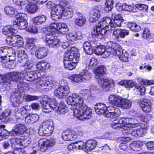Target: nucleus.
<instances>
[{
  "instance_id": "nucleus-1",
  "label": "nucleus",
  "mask_w": 154,
  "mask_h": 154,
  "mask_svg": "<svg viewBox=\"0 0 154 154\" xmlns=\"http://www.w3.org/2000/svg\"><path fill=\"white\" fill-rule=\"evenodd\" d=\"M92 100L93 97L90 91L87 89L81 91L78 94V119L84 120L92 116L91 110L84 103L83 99Z\"/></svg>"
},
{
  "instance_id": "nucleus-2",
  "label": "nucleus",
  "mask_w": 154,
  "mask_h": 154,
  "mask_svg": "<svg viewBox=\"0 0 154 154\" xmlns=\"http://www.w3.org/2000/svg\"><path fill=\"white\" fill-rule=\"evenodd\" d=\"M44 75L42 74L40 71H36L31 72H13L6 74L7 79L10 80L9 86H10L11 81L17 82L19 79L22 81L26 80L28 81H34L38 78H40Z\"/></svg>"
},
{
  "instance_id": "nucleus-3",
  "label": "nucleus",
  "mask_w": 154,
  "mask_h": 154,
  "mask_svg": "<svg viewBox=\"0 0 154 154\" xmlns=\"http://www.w3.org/2000/svg\"><path fill=\"white\" fill-rule=\"evenodd\" d=\"M99 24L100 25L93 27L91 33L93 35L102 39L108 31L112 30L113 24L112 19L108 17H103L100 21Z\"/></svg>"
},
{
  "instance_id": "nucleus-4",
  "label": "nucleus",
  "mask_w": 154,
  "mask_h": 154,
  "mask_svg": "<svg viewBox=\"0 0 154 154\" xmlns=\"http://www.w3.org/2000/svg\"><path fill=\"white\" fill-rule=\"evenodd\" d=\"M108 46H106L103 54L108 57L111 55L117 56L122 61L126 62L128 61L127 55L123 54V51L120 46L117 43H108Z\"/></svg>"
},
{
  "instance_id": "nucleus-5",
  "label": "nucleus",
  "mask_w": 154,
  "mask_h": 154,
  "mask_svg": "<svg viewBox=\"0 0 154 154\" xmlns=\"http://www.w3.org/2000/svg\"><path fill=\"white\" fill-rule=\"evenodd\" d=\"M33 109L38 110L40 108V106L38 103H33L30 106L26 105L23 107H17L15 108L14 110L15 116L17 119H23L25 115L29 111L30 107Z\"/></svg>"
},
{
  "instance_id": "nucleus-6",
  "label": "nucleus",
  "mask_w": 154,
  "mask_h": 154,
  "mask_svg": "<svg viewBox=\"0 0 154 154\" xmlns=\"http://www.w3.org/2000/svg\"><path fill=\"white\" fill-rule=\"evenodd\" d=\"M71 55L69 52H66L64 57L63 63L65 68L69 70L75 68L77 62L76 55Z\"/></svg>"
},
{
  "instance_id": "nucleus-7",
  "label": "nucleus",
  "mask_w": 154,
  "mask_h": 154,
  "mask_svg": "<svg viewBox=\"0 0 154 154\" xmlns=\"http://www.w3.org/2000/svg\"><path fill=\"white\" fill-rule=\"evenodd\" d=\"M49 27L51 29V34L52 35H54V33H58L65 34L69 30L66 25L61 23H51Z\"/></svg>"
},
{
  "instance_id": "nucleus-8",
  "label": "nucleus",
  "mask_w": 154,
  "mask_h": 154,
  "mask_svg": "<svg viewBox=\"0 0 154 154\" xmlns=\"http://www.w3.org/2000/svg\"><path fill=\"white\" fill-rule=\"evenodd\" d=\"M24 14L18 13L15 15L16 20L13 22L14 25H17L20 29H24L28 26V23L24 18Z\"/></svg>"
},
{
  "instance_id": "nucleus-9",
  "label": "nucleus",
  "mask_w": 154,
  "mask_h": 154,
  "mask_svg": "<svg viewBox=\"0 0 154 154\" xmlns=\"http://www.w3.org/2000/svg\"><path fill=\"white\" fill-rule=\"evenodd\" d=\"M70 93V90L68 85H61L54 91L55 96L59 99L65 98Z\"/></svg>"
},
{
  "instance_id": "nucleus-10",
  "label": "nucleus",
  "mask_w": 154,
  "mask_h": 154,
  "mask_svg": "<svg viewBox=\"0 0 154 154\" xmlns=\"http://www.w3.org/2000/svg\"><path fill=\"white\" fill-rule=\"evenodd\" d=\"M10 100L14 106H17L23 101V97L21 93L18 89L15 90L11 93Z\"/></svg>"
},
{
  "instance_id": "nucleus-11",
  "label": "nucleus",
  "mask_w": 154,
  "mask_h": 154,
  "mask_svg": "<svg viewBox=\"0 0 154 154\" xmlns=\"http://www.w3.org/2000/svg\"><path fill=\"white\" fill-rule=\"evenodd\" d=\"M55 144L56 140L54 138L42 139L39 140L38 142L39 146L44 150L54 146Z\"/></svg>"
},
{
  "instance_id": "nucleus-12",
  "label": "nucleus",
  "mask_w": 154,
  "mask_h": 154,
  "mask_svg": "<svg viewBox=\"0 0 154 154\" xmlns=\"http://www.w3.org/2000/svg\"><path fill=\"white\" fill-rule=\"evenodd\" d=\"M120 111L117 108L112 106L107 107L105 112V116L107 118H116L119 116Z\"/></svg>"
},
{
  "instance_id": "nucleus-13",
  "label": "nucleus",
  "mask_w": 154,
  "mask_h": 154,
  "mask_svg": "<svg viewBox=\"0 0 154 154\" xmlns=\"http://www.w3.org/2000/svg\"><path fill=\"white\" fill-rule=\"evenodd\" d=\"M53 122L48 121L43 122L42 124V131L45 135H50L53 131Z\"/></svg>"
},
{
  "instance_id": "nucleus-14",
  "label": "nucleus",
  "mask_w": 154,
  "mask_h": 154,
  "mask_svg": "<svg viewBox=\"0 0 154 154\" xmlns=\"http://www.w3.org/2000/svg\"><path fill=\"white\" fill-rule=\"evenodd\" d=\"M76 94H75L72 95V96H70L66 98V100L67 103L69 105H70L72 106L71 107V109L73 110V112L74 116H75L76 118H77L76 114L75 113V111L77 110V102L76 101Z\"/></svg>"
},
{
  "instance_id": "nucleus-15",
  "label": "nucleus",
  "mask_w": 154,
  "mask_h": 154,
  "mask_svg": "<svg viewBox=\"0 0 154 154\" xmlns=\"http://www.w3.org/2000/svg\"><path fill=\"white\" fill-rule=\"evenodd\" d=\"M26 130V127L24 125L20 123L15 125L12 130V132L13 134V135L15 136L23 134Z\"/></svg>"
},
{
  "instance_id": "nucleus-16",
  "label": "nucleus",
  "mask_w": 154,
  "mask_h": 154,
  "mask_svg": "<svg viewBox=\"0 0 154 154\" xmlns=\"http://www.w3.org/2000/svg\"><path fill=\"white\" fill-rule=\"evenodd\" d=\"M46 45L50 47L56 48L60 46L59 41L53 36L47 35L45 38Z\"/></svg>"
},
{
  "instance_id": "nucleus-17",
  "label": "nucleus",
  "mask_w": 154,
  "mask_h": 154,
  "mask_svg": "<svg viewBox=\"0 0 154 154\" xmlns=\"http://www.w3.org/2000/svg\"><path fill=\"white\" fill-rule=\"evenodd\" d=\"M37 39L34 38H29L26 45V50L29 51L31 54H34L37 49V46L34 45Z\"/></svg>"
},
{
  "instance_id": "nucleus-18",
  "label": "nucleus",
  "mask_w": 154,
  "mask_h": 154,
  "mask_svg": "<svg viewBox=\"0 0 154 154\" xmlns=\"http://www.w3.org/2000/svg\"><path fill=\"white\" fill-rule=\"evenodd\" d=\"M17 53L18 57V63L20 64V66H23V64L28 59L27 55L25 50L22 49L18 50Z\"/></svg>"
},
{
  "instance_id": "nucleus-19",
  "label": "nucleus",
  "mask_w": 154,
  "mask_h": 154,
  "mask_svg": "<svg viewBox=\"0 0 154 154\" xmlns=\"http://www.w3.org/2000/svg\"><path fill=\"white\" fill-rule=\"evenodd\" d=\"M101 11L97 6L93 8V12L89 18V21L91 23L95 22L100 17Z\"/></svg>"
},
{
  "instance_id": "nucleus-20",
  "label": "nucleus",
  "mask_w": 154,
  "mask_h": 154,
  "mask_svg": "<svg viewBox=\"0 0 154 154\" xmlns=\"http://www.w3.org/2000/svg\"><path fill=\"white\" fill-rule=\"evenodd\" d=\"M76 132L73 131H66L63 134V139L66 141L73 140L77 138Z\"/></svg>"
},
{
  "instance_id": "nucleus-21",
  "label": "nucleus",
  "mask_w": 154,
  "mask_h": 154,
  "mask_svg": "<svg viewBox=\"0 0 154 154\" xmlns=\"http://www.w3.org/2000/svg\"><path fill=\"white\" fill-rule=\"evenodd\" d=\"M98 82L100 86L106 88H112L114 86V82L111 79H100Z\"/></svg>"
},
{
  "instance_id": "nucleus-22",
  "label": "nucleus",
  "mask_w": 154,
  "mask_h": 154,
  "mask_svg": "<svg viewBox=\"0 0 154 154\" xmlns=\"http://www.w3.org/2000/svg\"><path fill=\"white\" fill-rule=\"evenodd\" d=\"M67 2H65L63 3H61L55 6L53 8L52 10L56 14H59L63 17V13L64 11L65 8H67Z\"/></svg>"
},
{
  "instance_id": "nucleus-23",
  "label": "nucleus",
  "mask_w": 154,
  "mask_h": 154,
  "mask_svg": "<svg viewBox=\"0 0 154 154\" xmlns=\"http://www.w3.org/2000/svg\"><path fill=\"white\" fill-rule=\"evenodd\" d=\"M122 98L119 96H116L113 95H110L109 97V103L113 105L120 107Z\"/></svg>"
},
{
  "instance_id": "nucleus-24",
  "label": "nucleus",
  "mask_w": 154,
  "mask_h": 154,
  "mask_svg": "<svg viewBox=\"0 0 154 154\" xmlns=\"http://www.w3.org/2000/svg\"><path fill=\"white\" fill-rule=\"evenodd\" d=\"M2 32L7 36H11L16 34L17 32V30L9 25L4 26L2 29Z\"/></svg>"
},
{
  "instance_id": "nucleus-25",
  "label": "nucleus",
  "mask_w": 154,
  "mask_h": 154,
  "mask_svg": "<svg viewBox=\"0 0 154 154\" xmlns=\"http://www.w3.org/2000/svg\"><path fill=\"white\" fill-rule=\"evenodd\" d=\"M5 125H0V141L3 139L8 138L9 135L12 136H13L12 131L9 132L5 128Z\"/></svg>"
},
{
  "instance_id": "nucleus-26",
  "label": "nucleus",
  "mask_w": 154,
  "mask_h": 154,
  "mask_svg": "<svg viewBox=\"0 0 154 154\" xmlns=\"http://www.w3.org/2000/svg\"><path fill=\"white\" fill-rule=\"evenodd\" d=\"M114 32L113 35L116 38H124L126 35H128L129 33V31L125 29H120L113 30Z\"/></svg>"
},
{
  "instance_id": "nucleus-27",
  "label": "nucleus",
  "mask_w": 154,
  "mask_h": 154,
  "mask_svg": "<svg viewBox=\"0 0 154 154\" xmlns=\"http://www.w3.org/2000/svg\"><path fill=\"white\" fill-rule=\"evenodd\" d=\"M39 119V116L36 114H29L25 119L26 123L32 124L37 122Z\"/></svg>"
},
{
  "instance_id": "nucleus-28",
  "label": "nucleus",
  "mask_w": 154,
  "mask_h": 154,
  "mask_svg": "<svg viewBox=\"0 0 154 154\" xmlns=\"http://www.w3.org/2000/svg\"><path fill=\"white\" fill-rule=\"evenodd\" d=\"M107 108L105 105L102 103H98L94 106L95 111L97 114L99 115L103 114L104 116Z\"/></svg>"
},
{
  "instance_id": "nucleus-29",
  "label": "nucleus",
  "mask_w": 154,
  "mask_h": 154,
  "mask_svg": "<svg viewBox=\"0 0 154 154\" xmlns=\"http://www.w3.org/2000/svg\"><path fill=\"white\" fill-rule=\"evenodd\" d=\"M106 69L105 67L101 65L97 67L96 70L95 74L97 78H98V80L101 78H103V76L106 73Z\"/></svg>"
},
{
  "instance_id": "nucleus-30",
  "label": "nucleus",
  "mask_w": 154,
  "mask_h": 154,
  "mask_svg": "<svg viewBox=\"0 0 154 154\" xmlns=\"http://www.w3.org/2000/svg\"><path fill=\"white\" fill-rule=\"evenodd\" d=\"M48 52V50L45 48H40L35 52V55L38 58L41 59L47 56Z\"/></svg>"
},
{
  "instance_id": "nucleus-31",
  "label": "nucleus",
  "mask_w": 154,
  "mask_h": 154,
  "mask_svg": "<svg viewBox=\"0 0 154 154\" xmlns=\"http://www.w3.org/2000/svg\"><path fill=\"white\" fill-rule=\"evenodd\" d=\"M6 76V74L4 75H1L0 74V79H1L0 82V88L2 87L4 91L6 89V87L9 86L10 80L7 79Z\"/></svg>"
},
{
  "instance_id": "nucleus-32",
  "label": "nucleus",
  "mask_w": 154,
  "mask_h": 154,
  "mask_svg": "<svg viewBox=\"0 0 154 154\" xmlns=\"http://www.w3.org/2000/svg\"><path fill=\"white\" fill-rule=\"evenodd\" d=\"M135 116L139 122H147L151 119L150 116L147 114L137 113H136Z\"/></svg>"
},
{
  "instance_id": "nucleus-33",
  "label": "nucleus",
  "mask_w": 154,
  "mask_h": 154,
  "mask_svg": "<svg viewBox=\"0 0 154 154\" xmlns=\"http://www.w3.org/2000/svg\"><path fill=\"white\" fill-rule=\"evenodd\" d=\"M146 144L145 141H142L134 142L131 145L132 149L134 151H139L140 150L142 146Z\"/></svg>"
},
{
  "instance_id": "nucleus-34",
  "label": "nucleus",
  "mask_w": 154,
  "mask_h": 154,
  "mask_svg": "<svg viewBox=\"0 0 154 154\" xmlns=\"http://www.w3.org/2000/svg\"><path fill=\"white\" fill-rule=\"evenodd\" d=\"M97 142L95 140H88L85 147V150L90 151L95 148L97 145Z\"/></svg>"
},
{
  "instance_id": "nucleus-35",
  "label": "nucleus",
  "mask_w": 154,
  "mask_h": 154,
  "mask_svg": "<svg viewBox=\"0 0 154 154\" xmlns=\"http://www.w3.org/2000/svg\"><path fill=\"white\" fill-rule=\"evenodd\" d=\"M94 47L93 45H91L88 42H85L83 44L84 50L88 55H91L94 52Z\"/></svg>"
},
{
  "instance_id": "nucleus-36",
  "label": "nucleus",
  "mask_w": 154,
  "mask_h": 154,
  "mask_svg": "<svg viewBox=\"0 0 154 154\" xmlns=\"http://www.w3.org/2000/svg\"><path fill=\"white\" fill-rule=\"evenodd\" d=\"M4 11L6 14L10 17L14 16L17 12L16 9L11 6L5 7Z\"/></svg>"
},
{
  "instance_id": "nucleus-37",
  "label": "nucleus",
  "mask_w": 154,
  "mask_h": 154,
  "mask_svg": "<svg viewBox=\"0 0 154 154\" xmlns=\"http://www.w3.org/2000/svg\"><path fill=\"white\" fill-rule=\"evenodd\" d=\"M12 113L11 110L9 109L5 111L0 114V120L4 122H6L8 121V116Z\"/></svg>"
},
{
  "instance_id": "nucleus-38",
  "label": "nucleus",
  "mask_w": 154,
  "mask_h": 154,
  "mask_svg": "<svg viewBox=\"0 0 154 154\" xmlns=\"http://www.w3.org/2000/svg\"><path fill=\"white\" fill-rule=\"evenodd\" d=\"M47 19V17L44 15H41L32 19V21L35 23L39 25L44 23Z\"/></svg>"
},
{
  "instance_id": "nucleus-39",
  "label": "nucleus",
  "mask_w": 154,
  "mask_h": 154,
  "mask_svg": "<svg viewBox=\"0 0 154 154\" xmlns=\"http://www.w3.org/2000/svg\"><path fill=\"white\" fill-rule=\"evenodd\" d=\"M57 109V112L59 114H65L67 112V108L63 102L59 103Z\"/></svg>"
},
{
  "instance_id": "nucleus-40",
  "label": "nucleus",
  "mask_w": 154,
  "mask_h": 154,
  "mask_svg": "<svg viewBox=\"0 0 154 154\" xmlns=\"http://www.w3.org/2000/svg\"><path fill=\"white\" fill-rule=\"evenodd\" d=\"M118 84L127 88H132L134 85V82L131 80H123L119 82Z\"/></svg>"
},
{
  "instance_id": "nucleus-41",
  "label": "nucleus",
  "mask_w": 154,
  "mask_h": 154,
  "mask_svg": "<svg viewBox=\"0 0 154 154\" xmlns=\"http://www.w3.org/2000/svg\"><path fill=\"white\" fill-rule=\"evenodd\" d=\"M26 8L29 12L33 14L36 12L38 9L37 5L33 3H29L26 6Z\"/></svg>"
},
{
  "instance_id": "nucleus-42",
  "label": "nucleus",
  "mask_w": 154,
  "mask_h": 154,
  "mask_svg": "<svg viewBox=\"0 0 154 154\" xmlns=\"http://www.w3.org/2000/svg\"><path fill=\"white\" fill-rule=\"evenodd\" d=\"M17 37L16 39H15L13 43L14 46L17 47L18 48H20L22 47L23 44V38L19 35H16Z\"/></svg>"
},
{
  "instance_id": "nucleus-43",
  "label": "nucleus",
  "mask_w": 154,
  "mask_h": 154,
  "mask_svg": "<svg viewBox=\"0 0 154 154\" xmlns=\"http://www.w3.org/2000/svg\"><path fill=\"white\" fill-rule=\"evenodd\" d=\"M44 103L42 106L43 112H44L48 113L53 110L51 106H50L47 100H43Z\"/></svg>"
},
{
  "instance_id": "nucleus-44",
  "label": "nucleus",
  "mask_w": 154,
  "mask_h": 154,
  "mask_svg": "<svg viewBox=\"0 0 154 154\" xmlns=\"http://www.w3.org/2000/svg\"><path fill=\"white\" fill-rule=\"evenodd\" d=\"M86 22V19L82 14L78 13V26H82L84 25Z\"/></svg>"
},
{
  "instance_id": "nucleus-45",
  "label": "nucleus",
  "mask_w": 154,
  "mask_h": 154,
  "mask_svg": "<svg viewBox=\"0 0 154 154\" xmlns=\"http://www.w3.org/2000/svg\"><path fill=\"white\" fill-rule=\"evenodd\" d=\"M127 27L132 31L138 32L141 30L140 26L135 23L129 22L127 25Z\"/></svg>"
},
{
  "instance_id": "nucleus-46",
  "label": "nucleus",
  "mask_w": 154,
  "mask_h": 154,
  "mask_svg": "<svg viewBox=\"0 0 154 154\" xmlns=\"http://www.w3.org/2000/svg\"><path fill=\"white\" fill-rule=\"evenodd\" d=\"M143 133V128L134 129V130L132 129L131 134L133 137H141L142 134Z\"/></svg>"
},
{
  "instance_id": "nucleus-47",
  "label": "nucleus",
  "mask_w": 154,
  "mask_h": 154,
  "mask_svg": "<svg viewBox=\"0 0 154 154\" xmlns=\"http://www.w3.org/2000/svg\"><path fill=\"white\" fill-rule=\"evenodd\" d=\"M121 105V106L120 107L128 109L131 106L132 102L130 100L122 98Z\"/></svg>"
},
{
  "instance_id": "nucleus-48",
  "label": "nucleus",
  "mask_w": 154,
  "mask_h": 154,
  "mask_svg": "<svg viewBox=\"0 0 154 154\" xmlns=\"http://www.w3.org/2000/svg\"><path fill=\"white\" fill-rule=\"evenodd\" d=\"M7 57L5 50V46L0 48V61L4 63L6 58Z\"/></svg>"
},
{
  "instance_id": "nucleus-49",
  "label": "nucleus",
  "mask_w": 154,
  "mask_h": 154,
  "mask_svg": "<svg viewBox=\"0 0 154 154\" xmlns=\"http://www.w3.org/2000/svg\"><path fill=\"white\" fill-rule=\"evenodd\" d=\"M36 67L38 69H47L50 67V64L45 62L41 61L36 64Z\"/></svg>"
},
{
  "instance_id": "nucleus-50",
  "label": "nucleus",
  "mask_w": 154,
  "mask_h": 154,
  "mask_svg": "<svg viewBox=\"0 0 154 154\" xmlns=\"http://www.w3.org/2000/svg\"><path fill=\"white\" fill-rule=\"evenodd\" d=\"M54 82L53 78L51 77H49L44 84L42 83L40 85L42 86L44 85L48 88H51L54 86Z\"/></svg>"
},
{
  "instance_id": "nucleus-51",
  "label": "nucleus",
  "mask_w": 154,
  "mask_h": 154,
  "mask_svg": "<svg viewBox=\"0 0 154 154\" xmlns=\"http://www.w3.org/2000/svg\"><path fill=\"white\" fill-rule=\"evenodd\" d=\"M105 48V47L102 45L97 47L94 46V52L97 55H102L104 51Z\"/></svg>"
},
{
  "instance_id": "nucleus-52",
  "label": "nucleus",
  "mask_w": 154,
  "mask_h": 154,
  "mask_svg": "<svg viewBox=\"0 0 154 154\" xmlns=\"http://www.w3.org/2000/svg\"><path fill=\"white\" fill-rule=\"evenodd\" d=\"M138 119L134 118H129L128 119V124L129 125H131L132 128L137 127L139 126L140 124L138 122Z\"/></svg>"
},
{
  "instance_id": "nucleus-53",
  "label": "nucleus",
  "mask_w": 154,
  "mask_h": 154,
  "mask_svg": "<svg viewBox=\"0 0 154 154\" xmlns=\"http://www.w3.org/2000/svg\"><path fill=\"white\" fill-rule=\"evenodd\" d=\"M114 3L113 0H106L105 3L106 7L104 8L105 11L107 12L111 11L113 8Z\"/></svg>"
},
{
  "instance_id": "nucleus-54",
  "label": "nucleus",
  "mask_w": 154,
  "mask_h": 154,
  "mask_svg": "<svg viewBox=\"0 0 154 154\" xmlns=\"http://www.w3.org/2000/svg\"><path fill=\"white\" fill-rule=\"evenodd\" d=\"M114 3L113 0H106L105 3L106 7L104 8L105 11L107 12L111 11L113 8Z\"/></svg>"
},
{
  "instance_id": "nucleus-55",
  "label": "nucleus",
  "mask_w": 154,
  "mask_h": 154,
  "mask_svg": "<svg viewBox=\"0 0 154 154\" xmlns=\"http://www.w3.org/2000/svg\"><path fill=\"white\" fill-rule=\"evenodd\" d=\"M138 82L141 85H151L154 84V80H147L144 79L140 78L138 79Z\"/></svg>"
},
{
  "instance_id": "nucleus-56",
  "label": "nucleus",
  "mask_w": 154,
  "mask_h": 154,
  "mask_svg": "<svg viewBox=\"0 0 154 154\" xmlns=\"http://www.w3.org/2000/svg\"><path fill=\"white\" fill-rule=\"evenodd\" d=\"M47 102H48L49 105L51 106L53 110L56 108L57 106V102L55 99L54 98H48L47 100Z\"/></svg>"
},
{
  "instance_id": "nucleus-57",
  "label": "nucleus",
  "mask_w": 154,
  "mask_h": 154,
  "mask_svg": "<svg viewBox=\"0 0 154 154\" xmlns=\"http://www.w3.org/2000/svg\"><path fill=\"white\" fill-rule=\"evenodd\" d=\"M128 118H124L117 119V122L119 123L118 124L120 125L121 127L124 126L125 125H128Z\"/></svg>"
},
{
  "instance_id": "nucleus-58",
  "label": "nucleus",
  "mask_w": 154,
  "mask_h": 154,
  "mask_svg": "<svg viewBox=\"0 0 154 154\" xmlns=\"http://www.w3.org/2000/svg\"><path fill=\"white\" fill-rule=\"evenodd\" d=\"M24 98L26 101L28 102L38 100V97L36 96H33L31 95L26 94L25 95Z\"/></svg>"
},
{
  "instance_id": "nucleus-59",
  "label": "nucleus",
  "mask_w": 154,
  "mask_h": 154,
  "mask_svg": "<svg viewBox=\"0 0 154 154\" xmlns=\"http://www.w3.org/2000/svg\"><path fill=\"white\" fill-rule=\"evenodd\" d=\"M124 22V19L123 18L118 20L112 21L113 25L112 27V30H114L116 27H120L122 26V23Z\"/></svg>"
},
{
  "instance_id": "nucleus-60",
  "label": "nucleus",
  "mask_w": 154,
  "mask_h": 154,
  "mask_svg": "<svg viewBox=\"0 0 154 154\" xmlns=\"http://www.w3.org/2000/svg\"><path fill=\"white\" fill-rule=\"evenodd\" d=\"M5 50L6 56L8 54V56L9 57H11L13 55L14 56L15 54V51L11 48L5 46Z\"/></svg>"
},
{
  "instance_id": "nucleus-61",
  "label": "nucleus",
  "mask_w": 154,
  "mask_h": 154,
  "mask_svg": "<svg viewBox=\"0 0 154 154\" xmlns=\"http://www.w3.org/2000/svg\"><path fill=\"white\" fill-rule=\"evenodd\" d=\"M135 6L139 10L143 11H146L148 8L147 5L140 3L136 4Z\"/></svg>"
},
{
  "instance_id": "nucleus-62",
  "label": "nucleus",
  "mask_w": 154,
  "mask_h": 154,
  "mask_svg": "<svg viewBox=\"0 0 154 154\" xmlns=\"http://www.w3.org/2000/svg\"><path fill=\"white\" fill-rule=\"evenodd\" d=\"M51 19L57 21L61 18L62 17L59 14H56V12L52 10L51 12Z\"/></svg>"
},
{
  "instance_id": "nucleus-63",
  "label": "nucleus",
  "mask_w": 154,
  "mask_h": 154,
  "mask_svg": "<svg viewBox=\"0 0 154 154\" xmlns=\"http://www.w3.org/2000/svg\"><path fill=\"white\" fill-rule=\"evenodd\" d=\"M150 32L148 28H145L143 30L142 34V36L145 39H147L151 37Z\"/></svg>"
},
{
  "instance_id": "nucleus-64",
  "label": "nucleus",
  "mask_w": 154,
  "mask_h": 154,
  "mask_svg": "<svg viewBox=\"0 0 154 154\" xmlns=\"http://www.w3.org/2000/svg\"><path fill=\"white\" fill-rule=\"evenodd\" d=\"M9 60L10 59L7 61V59H5V63H4L5 64L4 66L9 69L11 68L13 66H14V62L12 60L11 61H9Z\"/></svg>"
}]
</instances>
